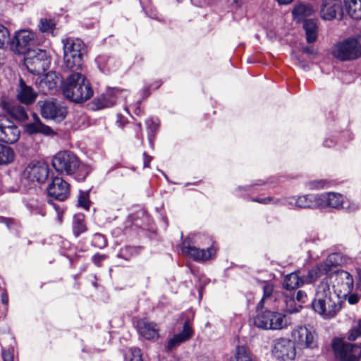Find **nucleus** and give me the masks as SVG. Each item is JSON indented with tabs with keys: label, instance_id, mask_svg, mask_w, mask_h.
<instances>
[{
	"label": "nucleus",
	"instance_id": "nucleus-1",
	"mask_svg": "<svg viewBox=\"0 0 361 361\" xmlns=\"http://www.w3.org/2000/svg\"><path fill=\"white\" fill-rule=\"evenodd\" d=\"M342 303L343 300L331 292L328 281L324 280L317 287L312 307L324 319H331L341 310Z\"/></svg>",
	"mask_w": 361,
	"mask_h": 361
},
{
	"label": "nucleus",
	"instance_id": "nucleus-2",
	"mask_svg": "<svg viewBox=\"0 0 361 361\" xmlns=\"http://www.w3.org/2000/svg\"><path fill=\"white\" fill-rule=\"evenodd\" d=\"M52 166L59 173L75 175L78 181H83L90 172V167L80 163L78 158L70 151L58 152L52 159Z\"/></svg>",
	"mask_w": 361,
	"mask_h": 361
},
{
	"label": "nucleus",
	"instance_id": "nucleus-3",
	"mask_svg": "<svg viewBox=\"0 0 361 361\" xmlns=\"http://www.w3.org/2000/svg\"><path fill=\"white\" fill-rule=\"evenodd\" d=\"M62 90L68 99L76 103L85 102L93 95L88 81L77 71H73L63 82Z\"/></svg>",
	"mask_w": 361,
	"mask_h": 361
},
{
	"label": "nucleus",
	"instance_id": "nucleus-4",
	"mask_svg": "<svg viewBox=\"0 0 361 361\" xmlns=\"http://www.w3.org/2000/svg\"><path fill=\"white\" fill-rule=\"evenodd\" d=\"M63 45V61L65 67L77 71L82 66V51L84 43L80 39L66 38L62 39Z\"/></svg>",
	"mask_w": 361,
	"mask_h": 361
},
{
	"label": "nucleus",
	"instance_id": "nucleus-5",
	"mask_svg": "<svg viewBox=\"0 0 361 361\" xmlns=\"http://www.w3.org/2000/svg\"><path fill=\"white\" fill-rule=\"evenodd\" d=\"M255 326L265 330H281L290 325V320L283 313L265 310L254 317Z\"/></svg>",
	"mask_w": 361,
	"mask_h": 361
},
{
	"label": "nucleus",
	"instance_id": "nucleus-6",
	"mask_svg": "<svg viewBox=\"0 0 361 361\" xmlns=\"http://www.w3.org/2000/svg\"><path fill=\"white\" fill-rule=\"evenodd\" d=\"M37 34L31 30L23 29L14 32L9 39L8 44L11 51L22 55L31 51V47L38 44Z\"/></svg>",
	"mask_w": 361,
	"mask_h": 361
},
{
	"label": "nucleus",
	"instance_id": "nucleus-7",
	"mask_svg": "<svg viewBox=\"0 0 361 361\" xmlns=\"http://www.w3.org/2000/svg\"><path fill=\"white\" fill-rule=\"evenodd\" d=\"M24 63L33 75L44 74L50 66V59L45 50L36 49L25 54Z\"/></svg>",
	"mask_w": 361,
	"mask_h": 361
},
{
	"label": "nucleus",
	"instance_id": "nucleus-8",
	"mask_svg": "<svg viewBox=\"0 0 361 361\" xmlns=\"http://www.w3.org/2000/svg\"><path fill=\"white\" fill-rule=\"evenodd\" d=\"M271 354L277 361H294L297 355L296 347L292 340L279 338L272 341Z\"/></svg>",
	"mask_w": 361,
	"mask_h": 361
},
{
	"label": "nucleus",
	"instance_id": "nucleus-9",
	"mask_svg": "<svg viewBox=\"0 0 361 361\" xmlns=\"http://www.w3.org/2000/svg\"><path fill=\"white\" fill-rule=\"evenodd\" d=\"M49 175V168L47 163L43 161L31 162L25 169L22 175V180L24 184L29 183L32 188L35 183L45 182Z\"/></svg>",
	"mask_w": 361,
	"mask_h": 361
},
{
	"label": "nucleus",
	"instance_id": "nucleus-10",
	"mask_svg": "<svg viewBox=\"0 0 361 361\" xmlns=\"http://www.w3.org/2000/svg\"><path fill=\"white\" fill-rule=\"evenodd\" d=\"M330 280L334 290L333 293L339 297L340 300H343L351 293L354 281L352 275L348 271L344 270L335 271L331 274Z\"/></svg>",
	"mask_w": 361,
	"mask_h": 361
},
{
	"label": "nucleus",
	"instance_id": "nucleus-11",
	"mask_svg": "<svg viewBox=\"0 0 361 361\" xmlns=\"http://www.w3.org/2000/svg\"><path fill=\"white\" fill-rule=\"evenodd\" d=\"M332 348L338 361H359L361 360V344H353L335 339L332 343Z\"/></svg>",
	"mask_w": 361,
	"mask_h": 361
},
{
	"label": "nucleus",
	"instance_id": "nucleus-12",
	"mask_svg": "<svg viewBox=\"0 0 361 361\" xmlns=\"http://www.w3.org/2000/svg\"><path fill=\"white\" fill-rule=\"evenodd\" d=\"M334 56L342 61L355 59L361 56V45L355 38H349L336 44Z\"/></svg>",
	"mask_w": 361,
	"mask_h": 361
},
{
	"label": "nucleus",
	"instance_id": "nucleus-13",
	"mask_svg": "<svg viewBox=\"0 0 361 361\" xmlns=\"http://www.w3.org/2000/svg\"><path fill=\"white\" fill-rule=\"evenodd\" d=\"M291 337L295 345L300 349L317 348V338L315 332L306 326H296L291 332Z\"/></svg>",
	"mask_w": 361,
	"mask_h": 361
},
{
	"label": "nucleus",
	"instance_id": "nucleus-14",
	"mask_svg": "<svg viewBox=\"0 0 361 361\" xmlns=\"http://www.w3.org/2000/svg\"><path fill=\"white\" fill-rule=\"evenodd\" d=\"M41 114L46 119L61 122L66 117L67 109L56 99L47 100L41 106Z\"/></svg>",
	"mask_w": 361,
	"mask_h": 361
},
{
	"label": "nucleus",
	"instance_id": "nucleus-15",
	"mask_svg": "<svg viewBox=\"0 0 361 361\" xmlns=\"http://www.w3.org/2000/svg\"><path fill=\"white\" fill-rule=\"evenodd\" d=\"M216 250L217 248L213 244L207 247V250L200 249L190 245H186L185 242L182 247V252L184 255L199 262H204L214 258L216 255Z\"/></svg>",
	"mask_w": 361,
	"mask_h": 361
},
{
	"label": "nucleus",
	"instance_id": "nucleus-16",
	"mask_svg": "<svg viewBox=\"0 0 361 361\" xmlns=\"http://www.w3.org/2000/svg\"><path fill=\"white\" fill-rule=\"evenodd\" d=\"M20 137L18 127L5 116L0 115V142L13 144Z\"/></svg>",
	"mask_w": 361,
	"mask_h": 361
},
{
	"label": "nucleus",
	"instance_id": "nucleus-17",
	"mask_svg": "<svg viewBox=\"0 0 361 361\" xmlns=\"http://www.w3.org/2000/svg\"><path fill=\"white\" fill-rule=\"evenodd\" d=\"M47 193L56 200L63 201L70 195V185L61 177H54L48 185Z\"/></svg>",
	"mask_w": 361,
	"mask_h": 361
},
{
	"label": "nucleus",
	"instance_id": "nucleus-18",
	"mask_svg": "<svg viewBox=\"0 0 361 361\" xmlns=\"http://www.w3.org/2000/svg\"><path fill=\"white\" fill-rule=\"evenodd\" d=\"M127 91L118 88H109L106 92L94 99V104L98 109L113 106L117 99L126 97Z\"/></svg>",
	"mask_w": 361,
	"mask_h": 361
},
{
	"label": "nucleus",
	"instance_id": "nucleus-19",
	"mask_svg": "<svg viewBox=\"0 0 361 361\" xmlns=\"http://www.w3.org/2000/svg\"><path fill=\"white\" fill-rule=\"evenodd\" d=\"M342 4L341 0H324L321 11V18L325 20H331L336 16L342 15Z\"/></svg>",
	"mask_w": 361,
	"mask_h": 361
},
{
	"label": "nucleus",
	"instance_id": "nucleus-20",
	"mask_svg": "<svg viewBox=\"0 0 361 361\" xmlns=\"http://www.w3.org/2000/svg\"><path fill=\"white\" fill-rule=\"evenodd\" d=\"M193 335V330L190 325L189 322L186 321L184 323L182 331L176 334H174L167 343L166 349L169 351H172L176 348L181 343L190 340Z\"/></svg>",
	"mask_w": 361,
	"mask_h": 361
},
{
	"label": "nucleus",
	"instance_id": "nucleus-21",
	"mask_svg": "<svg viewBox=\"0 0 361 361\" xmlns=\"http://www.w3.org/2000/svg\"><path fill=\"white\" fill-rule=\"evenodd\" d=\"M32 121L25 126V130L30 135L42 134L45 136L55 135L54 131L48 126L44 124L37 114H34Z\"/></svg>",
	"mask_w": 361,
	"mask_h": 361
},
{
	"label": "nucleus",
	"instance_id": "nucleus-22",
	"mask_svg": "<svg viewBox=\"0 0 361 361\" xmlns=\"http://www.w3.org/2000/svg\"><path fill=\"white\" fill-rule=\"evenodd\" d=\"M319 207H331L339 209L344 204V197L342 195L336 192H326L319 195Z\"/></svg>",
	"mask_w": 361,
	"mask_h": 361
},
{
	"label": "nucleus",
	"instance_id": "nucleus-23",
	"mask_svg": "<svg viewBox=\"0 0 361 361\" xmlns=\"http://www.w3.org/2000/svg\"><path fill=\"white\" fill-rule=\"evenodd\" d=\"M284 302L286 305V310L290 312H297L302 307V304L307 300V294L303 290H298L296 296L293 293H284Z\"/></svg>",
	"mask_w": 361,
	"mask_h": 361
},
{
	"label": "nucleus",
	"instance_id": "nucleus-24",
	"mask_svg": "<svg viewBox=\"0 0 361 361\" xmlns=\"http://www.w3.org/2000/svg\"><path fill=\"white\" fill-rule=\"evenodd\" d=\"M138 333L146 339H153L159 337V327L153 322L140 319L137 323Z\"/></svg>",
	"mask_w": 361,
	"mask_h": 361
},
{
	"label": "nucleus",
	"instance_id": "nucleus-25",
	"mask_svg": "<svg viewBox=\"0 0 361 361\" xmlns=\"http://www.w3.org/2000/svg\"><path fill=\"white\" fill-rule=\"evenodd\" d=\"M37 97V93L34 91L32 87L27 85L25 81L20 78L17 94L18 100L25 104H31L35 101Z\"/></svg>",
	"mask_w": 361,
	"mask_h": 361
},
{
	"label": "nucleus",
	"instance_id": "nucleus-26",
	"mask_svg": "<svg viewBox=\"0 0 361 361\" xmlns=\"http://www.w3.org/2000/svg\"><path fill=\"white\" fill-rule=\"evenodd\" d=\"M315 12L314 8L312 5L307 3L297 4L292 11L293 19L297 22H301L305 18L312 16Z\"/></svg>",
	"mask_w": 361,
	"mask_h": 361
},
{
	"label": "nucleus",
	"instance_id": "nucleus-27",
	"mask_svg": "<svg viewBox=\"0 0 361 361\" xmlns=\"http://www.w3.org/2000/svg\"><path fill=\"white\" fill-rule=\"evenodd\" d=\"M252 202H256L263 204H281L288 207L290 209L296 207L297 197H290L282 199H276L274 197H264V198H252Z\"/></svg>",
	"mask_w": 361,
	"mask_h": 361
},
{
	"label": "nucleus",
	"instance_id": "nucleus-28",
	"mask_svg": "<svg viewBox=\"0 0 361 361\" xmlns=\"http://www.w3.org/2000/svg\"><path fill=\"white\" fill-rule=\"evenodd\" d=\"M319 195H305L297 197L296 207L313 208L319 207Z\"/></svg>",
	"mask_w": 361,
	"mask_h": 361
},
{
	"label": "nucleus",
	"instance_id": "nucleus-29",
	"mask_svg": "<svg viewBox=\"0 0 361 361\" xmlns=\"http://www.w3.org/2000/svg\"><path fill=\"white\" fill-rule=\"evenodd\" d=\"M344 5L352 18L361 20V0H344Z\"/></svg>",
	"mask_w": 361,
	"mask_h": 361
},
{
	"label": "nucleus",
	"instance_id": "nucleus-30",
	"mask_svg": "<svg viewBox=\"0 0 361 361\" xmlns=\"http://www.w3.org/2000/svg\"><path fill=\"white\" fill-rule=\"evenodd\" d=\"M339 255L336 253L331 254L328 256L324 264H320L317 269L310 271V276L312 278L313 274L317 275V271L320 273H326L330 270L331 266H336L338 264Z\"/></svg>",
	"mask_w": 361,
	"mask_h": 361
},
{
	"label": "nucleus",
	"instance_id": "nucleus-31",
	"mask_svg": "<svg viewBox=\"0 0 361 361\" xmlns=\"http://www.w3.org/2000/svg\"><path fill=\"white\" fill-rule=\"evenodd\" d=\"M230 361H255V357L246 346L238 345Z\"/></svg>",
	"mask_w": 361,
	"mask_h": 361
},
{
	"label": "nucleus",
	"instance_id": "nucleus-32",
	"mask_svg": "<svg viewBox=\"0 0 361 361\" xmlns=\"http://www.w3.org/2000/svg\"><path fill=\"white\" fill-rule=\"evenodd\" d=\"M303 28L305 31L306 40L308 43H312L317 38V25L314 20H305L303 23Z\"/></svg>",
	"mask_w": 361,
	"mask_h": 361
},
{
	"label": "nucleus",
	"instance_id": "nucleus-33",
	"mask_svg": "<svg viewBox=\"0 0 361 361\" xmlns=\"http://www.w3.org/2000/svg\"><path fill=\"white\" fill-rule=\"evenodd\" d=\"M15 159V152L13 149L4 145L0 144V166L8 165L12 163Z\"/></svg>",
	"mask_w": 361,
	"mask_h": 361
},
{
	"label": "nucleus",
	"instance_id": "nucleus-34",
	"mask_svg": "<svg viewBox=\"0 0 361 361\" xmlns=\"http://www.w3.org/2000/svg\"><path fill=\"white\" fill-rule=\"evenodd\" d=\"M27 208L33 214H39L42 216L46 215L45 204L37 199H30L26 203Z\"/></svg>",
	"mask_w": 361,
	"mask_h": 361
},
{
	"label": "nucleus",
	"instance_id": "nucleus-35",
	"mask_svg": "<svg viewBox=\"0 0 361 361\" xmlns=\"http://www.w3.org/2000/svg\"><path fill=\"white\" fill-rule=\"evenodd\" d=\"M87 231V227L85 223V216L82 214H75L73 221V233L77 238L81 233Z\"/></svg>",
	"mask_w": 361,
	"mask_h": 361
},
{
	"label": "nucleus",
	"instance_id": "nucleus-36",
	"mask_svg": "<svg viewBox=\"0 0 361 361\" xmlns=\"http://www.w3.org/2000/svg\"><path fill=\"white\" fill-rule=\"evenodd\" d=\"M303 283L298 274L293 272L286 276L283 281V287L287 290H294Z\"/></svg>",
	"mask_w": 361,
	"mask_h": 361
},
{
	"label": "nucleus",
	"instance_id": "nucleus-37",
	"mask_svg": "<svg viewBox=\"0 0 361 361\" xmlns=\"http://www.w3.org/2000/svg\"><path fill=\"white\" fill-rule=\"evenodd\" d=\"M7 112L14 118L23 121L27 118V114L20 105L15 104L8 106Z\"/></svg>",
	"mask_w": 361,
	"mask_h": 361
},
{
	"label": "nucleus",
	"instance_id": "nucleus-38",
	"mask_svg": "<svg viewBox=\"0 0 361 361\" xmlns=\"http://www.w3.org/2000/svg\"><path fill=\"white\" fill-rule=\"evenodd\" d=\"M40 85L42 88L47 87V90L51 92L56 89L57 81L53 74H47L42 79Z\"/></svg>",
	"mask_w": 361,
	"mask_h": 361
},
{
	"label": "nucleus",
	"instance_id": "nucleus-39",
	"mask_svg": "<svg viewBox=\"0 0 361 361\" xmlns=\"http://www.w3.org/2000/svg\"><path fill=\"white\" fill-rule=\"evenodd\" d=\"M56 23L54 20L50 18H41L38 25L39 29L42 32L53 33L55 29Z\"/></svg>",
	"mask_w": 361,
	"mask_h": 361
},
{
	"label": "nucleus",
	"instance_id": "nucleus-40",
	"mask_svg": "<svg viewBox=\"0 0 361 361\" xmlns=\"http://www.w3.org/2000/svg\"><path fill=\"white\" fill-rule=\"evenodd\" d=\"M126 361H142L141 351L137 348H130L124 353Z\"/></svg>",
	"mask_w": 361,
	"mask_h": 361
},
{
	"label": "nucleus",
	"instance_id": "nucleus-41",
	"mask_svg": "<svg viewBox=\"0 0 361 361\" xmlns=\"http://www.w3.org/2000/svg\"><path fill=\"white\" fill-rule=\"evenodd\" d=\"M137 253L136 247L131 246H126L120 250L117 254V257L119 258L124 259L125 260H129L133 255Z\"/></svg>",
	"mask_w": 361,
	"mask_h": 361
},
{
	"label": "nucleus",
	"instance_id": "nucleus-42",
	"mask_svg": "<svg viewBox=\"0 0 361 361\" xmlns=\"http://www.w3.org/2000/svg\"><path fill=\"white\" fill-rule=\"evenodd\" d=\"M361 337V319L355 322L351 329L349 331L348 339L349 341H355Z\"/></svg>",
	"mask_w": 361,
	"mask_h": 361
},
{
	"label": "nucleus",
	"instance_id": "nucleus-43",
	"mask_svg": "<svg viewBox=\"0 0 361 361\" xmlns=\"http://www.w3.org/2000/svg\"><path fill=\"white\" fill-rule=\"evenodd\" d=\"M10 39V32L4 25L0 23V49H4Z\"/></svg>",
	"mask_w": 361,
	"mask_h": 361
},
{
	"label": "nucleus",
	"instance_id": "nucleus-44",
	"mask_svg": "<svg viewBox=\"0 0 361 361\" xmlns=\"http://www.w3.org/2000/svg\"><path fill=\"white\" fill-rule=\"evenodd\" d=\"M90 192L89 191H80L78 195V205L86 210L90 208Z\"/></svg>",
	"mask_w": 361,
	"mask_h": 361
},
{
	"label": "nucleus",
	"instance_id": "nucleus-45",
	"mask_svg": "<svg viewBox=\"0 0 361 361\" xmlns=\"http://www.w3.org/2000/svg\"><path fill=\"white\" fill-rule=\"evenodd\" d=\"M92 245L97 248L102 249L106 245V240L103 235L95 233L92 238Z\"/></svg>",
	"mask_w": 361,
	"mask_h": 361
},
{
	"label": "nucleus",
	"instance_id": "nucleus-46",
	"mask_svg": "<svg viewBox=\"0 0 361 361\" xmlns=\"http://www.w3.org/2000/svg\"><path fill=\"white\" fill-rule=\"evenodd\" d=\"M146 125L147 126L148 130L152 133H155L158 128V123L157 122V120L152 118H148L146 121Z\"/></svg>",
	"mask_w": 361,
	"mask_h": 361
},
{
	"label": "nucleus",
	"instance_id": "nucleus-47",
	"mask_svg": "<svg viewBox=\"0 0 361 361\" xmlns=\"http://www.w3.org/2000/svg\"><path fill=\"white\" fill-rule=\"evenodd\" d=\"M274 290V287L270 283H266L263 287L264 295L262 298L267 299L271 297Z\"/></svg>",
	"mask_w": 361,
	"mask_h": 361
},
{
	"label": "nucleus",
	"instance_id": "nucleus-48",
	"mask_svg": "<svg viewBox=\"0 0 361 361\" xmlns=\"http://www.w3.org/2000/svg\"><path fill=\"white\" fill-rule=\"evenodd\" d=\"M326 183L323 180H316L310 183V187L312 189H322L325 187Z\"/></svg>",
	"mask_w": 361,
	"mask_h": 361
},
{
	"label": "nucleus",
	"instance_id": "nucleus-49",
	"mask_svg": "<svg viewBox=\"0 0 361 361\" xmlns=\"http://www.w3.org/2000/svg\"><path fill=\"white\" fill-rule=\"evenodd\" d=\"M105 259L106 256L104 255L96 254L92 256V262L97 267H100L101 262Z\"/></svg>",
	"mask_w": 361,
	"mask_h": 361
},
{
	"label": "nucleus",
	"instance_id": "nucleus-50",
	"mask_svg": "<svg viewBox=\"0 0 361 361\" xmlns=\"http://www.w3.org/2000/svg\"><path fill=\"white\" fill-rule=\"evenodd\" d=\"M2 358L4 361H13V353L4 349L2 350Z\"/></svg>",
	"mask_w": 361,
	"mask_h": 361
},
{
	"label": "nucleus",
	"instance_id": "nucleus-51",
	"mask_svg": "<svg viewBox=\"0 0 361 361\" xmlns=\"http://www.w3.org/2000/svg\"><path fill=\"white\" fill-rule=\"evenodd\" d=\"M346 298H348V301L351 305L356 304L359 300V298L357 294L350 293Z\"/></svg>",
	"mask_w": 361,
	"mask_h": 361
},
{
	"label": "nucleus",
	"instance_id": "nucleus-52",
	"mask_svg": "<svg viewBox=\"0 0 361 361\" xmlns=\"http://www.w3.org/2000/svg\"><path fill=\"white\" fill-rule=\"evenodd\" d=\"M265 300H267V299L264 298H262L261 299V300L257 305V307H256L257 314H258L259 312H262V311L265 310H264V305Z\"/></svg>",
	"mask_w": 361,
	"mask_h": 361
},
{
	"label": "nucleus",
	"instance_id": "nucleus-53",
	"mask_svg": "<svg viewBox=\"0 0 361 361\" xmlns=\"http://www.w3.org/2000/svg\"><path fill=\"white\" fill-rule=\"evenodd\" d=\"M144 156V167L148 168L149 167V163L152 160V157L147 155L145 152L143 154Z\"/></svg>",
	"mask_w": 361,
	"mask_h": 361
},
{
	"label": "nucleus",
	"instance_id": "nucleus-54",
	"mask_svg": "<svg viewBox=\"0 0 361 361\" xmlns=\"http://www.w3.org/2000/svg\"><path fill=\"white\" fill-rule=\"evenodd\" d=\"M1 302L4 305H7L8 302V296L6 291L1 293Z\"/></svg>",
	"mask_w": 361,
	"mask_h": 361
},
{
	"label": "nucleus",
	"instance_id": "nucleus-55",
	"mask_svg": "<svg viewBox=\"0 0 361 361\" xmlns=\"http://www.w3.org/2000/svg\"><path fill=\"white\" fill-rule=\"evenodd\" d=\"M302 51L308 54H312L314 53V48L312 46H307L302 48Z\"/></svg>",
	"mask_w": 361,
	"mask_h": 361
},
{
	"label": "nucleus",
	"instance_id": "nucleus-56",
	"mask_svg": "<svg viewBox=\"0 0 361 361\" xmlns=\"http://www.w3.org/2000/svg\"><path fill=\"white\" fill-rule=\"evenodd\" d=\"M140 102L138 101L137 102L135 106V110H134V112L135 114L137 115H139L140 113L141 112V110H140Z\"/></svg>",
	"mask_w": 361,
	"mask_h": 361
},
{
	"label": "nucleus",
	"instance_id": "nucleus-57",
	"mask_svg": "<svg viewBox=\"0 0 361 361\" xmlns=\"http://www.w3.org/2000/svg\"><path fill=\"white\" fill-rule=\"evenodd\" d=\"M281 5H287L290 4L293 1V0H276Z\"/></svg>",
	"mask_w": 361,
	"mask_h": 361
},
{
	"label": "nucleus",
	"instance_id": "nucleus-58",
	"mask_svg": "<svg viewBox=\"0 0 361 361\" xmlns=\"http://www.w3.org/2000/svg\"><path fill=\"white\" fill-rule=\"evenodd\" d=\"M333 144V141L331 140H326L324 142V145L327 147H331Z\"/></svg>",
	"mask_w": 361,
	"mask_h": 361
},
{
	"label": "nucleus",
	"instance_id": "nucleus-59",
	"mask_svg": "<svg viewBox=\"0 0 361 361\" xmlns=\"http://www.w3.org/2000/svg\"><path fill=\"white\" fill-rule=\"evenodd\" d=\"M116 123H118V125L119 126H123V123L121 121V116L120 115H118V120H117Z\"/></svg>",
	"mask_w": 361,
	"mask_h": 361
},
{
	"label": "nucleus",
	"instance_id": "nucleus-60",
	"mask_svg": "<svg viewBox=\"0 0 361 361\" xmlns=\"http://www.w3.org/2000/svg\"><path fill=\"white\" fill-rule=\"evenodd\" d=\"M102 59H103V57L102 56H98L97 59H96V61L98 64H100L102 61ZM100 66V65H99ZM100 69H102V68L101 66H99Z\"/></svg>",
	"mask_w": 361,
	"mask_h": 361
},
{
	"label": "nucleus",
	"instance_id": "nucleus-61",
	"mask_svg": "<svg viewBox=\"0 0 361 361\" xmlns=\"http://www.w3.org/2000/svg\"><path fill=\"white\" fill-rule=\"evenodd\" d=\"M57 212H58V219H59V221L60 223L62 222V212H59L57 209Z\"/></svg>",
	"mask_w": 361,
	"mask_h": 361
},
{
	"label": "nucleus",
	"instance_id": "nucleus-62",
	"mask_svg": "<svg viewBox=\"0 0 361 361\" xmlns=\"http://www.w3.org/2000/svg\"><path fill=\"white\" fill-rule=\"evenodd\" d=\"M9 221H10V220H8V219H6V226H7V227H8V228H11V227H10V224H9Z\"/></svg>",
	"mask_w": 361,
	"mask_h": 361
},
{
	"label": "nucleus",
	"instance_id": "nucleus-63",
	"mask_svg": "<svg viewBox=\"0 0 361 361\" xmlns=\"http://www.w3.org/2000/svg\"><path fill=\"white\" fill-rule=\"evenodd\" d=\"M137 127H138V128H139V129L140 130V129H141V124H140V123L137 124Z\"/></svg>",
	"mask_w": 361,
	"mask_h": 361
},
{
	"label": "nucleus",
	"instance_id": "nucleus-64",
	"mask_svg": "<svg viewBox=\"0 0 361 361\" xmlns=\"http://www.w3.org/2000/svg\"><path fill=\"white\" fill-rule=\"evenodd\" d=\"M125 109H126V111H128V108L127 106H126Z\"/></svg>",
	"mask_w": 361,
	"mask_h": 361
}]
</instances>
